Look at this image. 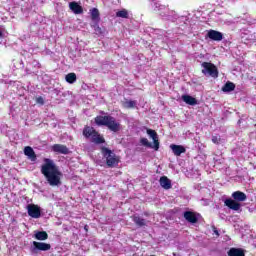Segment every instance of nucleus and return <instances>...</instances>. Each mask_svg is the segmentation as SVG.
Listing matches in <instances>:
<instances>
[{"instance_id": "nucleus-1", "label": "nucleus", "mask_w": 256, "mask_h": 256, "mask_svg": "<svg viewBox=\"0 0 256 256\" xmlns=\"http://www.w3.org/2000/svg\"><path fill=\"white\" fill-rule=\"evenodd\" d=\"M44 164L41 166V173L44 175L47 183L50 187H59L61 185V171H59V167L55 164V161L44 158Z\"/></svg>"}, {"instance_id": "nucleus-2", "label": "nucleus", "mask_w": 256, "mask_h": 256, "mask_svg": "<svg viewBox=\"0 0 256 256\" xmlns=\"http://www.w3.org/2000/svg\"><path fill=\"white\" fill-rule=\"evenodd\" d=\"M94 121L98 127H107L110 131H113V133L121 131V124L111 115L96 116Z\"/></svg>"}, {"instance_id": "nucleus-3", "label": "nucleus", "mask_w": 256, "mask_h": 256, "mask_svg": "<svg viewBox=\"0 0 256 256\" xmlns=\"http://www.w3.org/2000/svg\"><path fill=\"white\" fill-rule=\"evenodd\" d=\"M247 201V194L241 191H235L232 193V199L228 198L224 201V205L232 211H241V203Z\"/></svg>"}, {"instance_id": "nucleus-4", "label": "nucleus", "mask_w": 256, "mask_h": 256, "mask_svg": "<svg viewBox=\"0 0 256 256\" xmlns=\"http://www.w3.org/2000/svg\"><path fill=\"white\" fill-rule=\"evenodd\" d=\"M101 154L106 159V165L110 169L118 167L119 163H121V157L117 156L111 149L105 146L101 147Z\"/></svg>"}, {"instance_id": "nucleus-5", "label": "nucleus", "mask_w": 256, "mask_h": 256, "mask_svg": "<svg viewBox=\"0 0 256 256\" xmlns=\"http://www.w3.org/2000/svg\"><path fill=\"white\" fill-rule=\"evenodd\" d=\"M146 133L153 140L154 145L151 144L147 138H140L141 145H143V147H148V149L159 151V135L157 134V131L147 128Z\"/></svg>"}, {"instance_id": "nucleus-6", "label": "nucleus", "mask_w": 256, "mask_h": 256, "mask_svg": "<svg viewBox=\"0 0 256 256\" xmlns=\"http://www.w3.org/2000/svg\"><path fill=\"white\" fill-rule=\"evenodd\" d=\"M202 73L203 75H210V77H214V79H217L219 77V70L217 69V66L211 62H203L202 63Z\"/></svg>"}, {"instance_id": "nucleus-7", "label": "nucleus", "mask_w": 256, "mask_h": 256, "mask_svg": "<svg viewBox=\"0 0 256 256\" xmlns=\"http://www.w3.org/2000/svg\"><path fill=\"white\" fill-rule=\"evenodd\" d=\"M27 211L29 217H32V219H39V217H41V207L35 204H29L27 206Z\"/></svg>"}, {"instance_id": "nucleus-8", "label": "nucleus", "mask_w": 256, "mask_h": 256, "mask_svg": "<svg viewBox=\"0 0 256 256\" xmlns=\"http://www.w3.org/2000/svg\"><path fill=\"white\" fill-rule=\"evenodd\" d=\"M33 246L32 253H37V251H49L51 249V244L44 242L33 241Z\"/></svg>"}, {"instance_id": "nucleus-9", "label": "nucleus", "mask_w": 256, "mask_h": 256, "mask_svg": "<svg viewBox=\"0 0 256 256\" xmlns=\"http://www.w3.org/2000/svg\"><path fill=\"white\" fill-rule=\"evenodd\" d=\"M51 150L53 151V153H57L58 155H69V153H70L67 146H65L63 144H54L51 147Z\"/></svg>"}, {"instance_id": "nucleus-10", "label": "nucleus", "mask_w": 256, "mask_h": 256, "mask_svg": "<svg viewBox=\"0 0 256 256\" xmlns=\"http://www.w3.org/2000/svg\"><path fill=\"white\" fill-rule=\"evenodd\" d=\"M170 149L176 157H181L182 153H186L187 149L183 145L171 144Z\"/></svg>"}, {"instance_id": "nucleus-11", "label": "nucleus", "mask_w": 256, "mask_h": 256, "mask_svg": "<svg viewBox=\"0 0 256 256\" xmlns=\"http://www.w3.org/2000/svg\"><path fill=\"white\" fill-rule=\"evenodd\" d=\"M207 37L212 41H223V33L216 30H209Z\"/></svg>"}, {"instance_id": "nucleus-12", "label": "nucleus", "mask_w": 256, "mask_h": 256, "mask_svg": "<svg viewBox=\"0 0 256 256\" xmlns=\"http://www.w3.org/2000/svg\"><path fill=\"white\" fill-rule=\"evenodd\" d=\"M183 217L188 221V223L195 224L199 221V218H197L195 212L185 211Z\"/></svg>"}, {"instance_id": "nucleus-13", "label": "nucleus", "mask_w": 256, "mask_h": 256, "mask_svg": "<svg viewBox=\"0 0 256 256\" xmlns=\"http://www.w3.org/2000/svg\"><path fill=\"white\" fill-rule=\"evenodd\" d=\"M24 155H26L32 162L37 161V154H35V150H33L31 146H26L24 148Z\"/></svg>"}, {"instance_id": "nucleus-14", "label": "nucleus", "mask_w": 256, "mask_h": 256, "mask_svg": "<svg viewBox=\"0 0 256 256\" xmlns=\"http://www.w3.org/2000/svg\"><path fill=\"white\" fill-rule=\"evenodd\" d=\"M91 141L92 143H95V145H101L105 143V138L95 130L94 134L91 136Z\"/></svg>"}, {"instance_id": "nucleus-15", "label": "nucleus", "mask_w": 256, "mask_h": 256, "mask_svg": "<svg viewBox=\"0 0 256 256\" xmlns=\"http://www.w3.org/2000/svg\"><path fill=\"white\" fill-rule=\"evenodd\" d=\"M159 183L162 189L169 190L173 187L171 180L167 176L160 177Z\"/></svg>"}, {"instance_id": "nucleus-16", "label": "nucleus", "mask_w": 256, "mask_h": 256, "mask_svg": "<svg viewBox=\"0 0 256 256\" xmlns=\"http://www.w3.org/2000/svg\"><path fill=\"white\" fill-rule=\"evenodd\" d=\"M69 7L75 15H81V13H83V7H81L77 2H70Z\"/></svg>"}, {"instance_id": "nucleus-17", "label": "nucleus", "mask_w": 256, "mask_h": 256, "mask_svg": "<svg viewBox=\"0 0 256 256\" xmlns=\"http://www.w3.org/2000/svg\"><path fill=\"white\" fill-rule=\"evenodd\" d=\"M95 128L91 126H84L82 134L84 135L85 139H91L95 133Z\"/></svg>"}, {"instance_id": "nucleus-18", "label": "nucleus", "mask_w": 256, "mask_h": 256, "mask_svg": "<svg viewBox=\"0 0 256 256\" xmlns=\"http://www.w3.org/2000/svg\"><path fill=\"white\" fill-rule=\"evenodd\" d=\"M228 256H245V251L241 248H231L228 251Z\"/></svg>"}, {"instance_id": "nucleus-19", "label": "nucleus", "mask_w": 256, "mask_h": 256, "mask_svg": "<svg viewBox=\"0 0 256 256\" xmlns=\"http://www.w3.org/2000/svg\"><path fill=\"white\" fill-rule=\"evenodd\" d=\"M34 237L37 241H47V239H49V234L45 231H38L35 233Z\"/></svg>"}, {"instance_id": "nucleus-20", "label": "nucleus", "mask_w": 256, "mask_h": 256, "mask_svg": "<svg viewBox=\"0 0 256 256\" xmlns=\"http://www.w3.org/2000/svg\"><path fill=\"white\" fill-rule=\"evenodd\" d=\"M182 100H183L184 103H186L187 105H197V99L194 98L193 96L183 95V96H182Z\"/></svg>"}, {"instance_id": "nucleus-21", "label": "nucleus", "mask_w": 256, "mask_h": 256, "mask_svg": "<svg viewBox=\"0 0 256 256\" xmlns=\"http://www.w3.org/2000/svg\"><path fill=\"white\" fill-rule=\"evenodd\" d=\"M133 221L137 227H145L147 225V221L139 216H134Z\"/></svg>"}, {"instance_id": "nucleus-22", "label": "nucleus", "mask_w": 256, "mask_h": 256, "mask_svg": "<svg viewBox=\"0 0 256 256\" xmlns=\"http://www.w3.org/2000/svg\"><path fill=\"white\" fill-rule=\"evenodd\" d=\"M222 91L224 93H230V91H235V83L233 82H227L223 87Z\"/></svg>"}, {"instance_id": "nucleus-23", "label": "nucleus", "mask_w": 256, "mask_h": 256, "mask_svg": "<svg viewBox=\"0 0 256 256\" xmlns=\"http://www.w3.org/2000/svg\"><path fill=\"white\" fill-rule=\"evenodd\" d=\"M123 107L124 109H135V107H137V101L135 100H128L123 102Z\"/></svg>"}, {"instance_id": "nucleus-24", "label": "nucleus", "mask_w": 256, "mask_h": 256, "mask_svg": "<svg viewBox=\"0 0 256 256\" xmlns=\"http://www.w3.org/2000/svg\"><path fill=\"white\" fill-rule=\"evenodd\" d=\"M66 82L69 83L70 85H73V83H75V81H77V74L75 73H68L65 76Z\"/></svg>"}, {"instance_id": "nucleus-25", "label": "nucleus", "mask_w": 256, "mask_h": 256, "mask_svg": "<svg viewBox=\"0 0 256 256\" xmlns=\"http://www.w3.org/2000/svg\"><path fill=\"white\" fill-rule=\"evenodd\" d=\"M116 17H120L121 19H129V12L127 9H122L116 12Z\"/></svg>"}, {"instance_id": "nucleus-26", "label": "nucleus", "mask_w": 256, "mask_h": 256, "mask_svg": "<svg viewBox=\"0 0 256 256\" xmlns=\"http://www.w3.org/2000/svg\"><path fill=\"white\" fill-rule=\"evenodd\" d=\"M99 9L93 8L91 11V19L92 21H99Z\"/></svg>"}, {"instance_id": "nucleus-27", "label": "nucleus", "mask_w": 256, "mask_h": 256, "mask_svg": "<svg viewBox=\"0 0 256 256\" xmlns=\"http://www.w3.org/2000/svg\"><path fill=\"white\" fill-rule=\"evenodd\" d=\"M93 28H94L96 35H103V33H104L103 28L100 27L99 24H95L93 26Z\"/></svg>"}, {"instance_id": "nucleus-28", "label": "nucleus", "mask_w": 256, "mask_h": 256, "mask_svg": "<svg viewBox=\"0 0 256 256\" xmlns=\"http://www.w3.org/2000/svg\"><path fill=\"white\" fill-rule=\"evenodd\" d=\"M212 143L219 145L221 143V136H212Z\"/></svg>"}, {"instance_id": "nucleus-29", "label": "nucleus", "mask_w": 256, "mask_h": 256, "mask_svg": "<svg viewBox=\"0 0 256 256\" xmlns=\"http://www.w3.org/2000/svg\"><path fill=\"white\" fill-rule=\"evenodd\" d=\"M36 103H38L39 105H45V100L43 99V97L39 96L36 98Z\"/></svg>"}, {"instance_id": "nucleus-30", "label": "nucleus", "mask_w": 256, "mask_h": 256, "mask_svg": "<svg viewBox=\"0 0 256 256\" xmlns=\"http://www.w3.org/2000/svg\"><path fill=\"white\" fill-rule=\"evenodd\" d=\"M248 23H251L252 25H255L256 24V19L253 18L252 20L248 21Z\"/></svg>"}, {"instance_id": "nucleus-31", "label": "nucleus", "mask_w": 256, "mask_h": 256, "mask_svg": "<svg viewBox=\"0 0 256 256\" xmlns=\"http://www.w3.org/2000/svg\"><path fill=\"white\" fill-rule=\"evenodd\" d=\"M216 235H219V232L218 231H215Z\"/></svg>"}, {"instance_id": "nucleus-32", "label": "nucleus", "mask_w": 256, "mask_h": 256, "mask_svg": "<svg viewBox=\"0 0 256 256\" xmlns=\"http://www.w3.org/2000/svg\"><path fill=\"white\" fill-rule=\"evenodd\" d=\"M84 229H86V230H87V226H84Z\"/></svg>"}, {"instance_id": "nucleus-33", "label": "nucleus", "mask_w": 256, "mask_h": 256, "mask_svg": "<svg viewBox=\"0 0 256 256\" xmlns=\"http://www.w3.org/2000/svg\"><path fill=\"white\" fill-rule=\"evenodd\" d=\"M84 229H86V230H87V226H84Z\"/></svg>"}]
</instances>
